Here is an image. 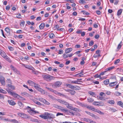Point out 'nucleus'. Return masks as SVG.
I'll use <instances>...</instances> for the list:
<instances>
[{"instance_id": "obj_1", "label": "nucleus", "mask_w": 123, "mask_h": 123, "mask_svg": "<svg viewBox=\"0 0 123 123\" xmlns=\"http://www.w3.org/2000/svg\"><path fill=\"white\" fill-rule=\"evenodd\" d=\"M24 66L26 68L31 70L32 72L35 74H38L39 72L35 70V69L31 66L23 64Z\"/></svg>"}, {"instance_id": "obj_2", "label": "nucleus", "mask_w": 123, "mask_h": 123, "mask_svg": "<svg viewBox=\"0 0 123 123\" xmlns=\"http://www.w3.org/2000/svg\"><path fill=\"white\" fill-rule=\"evenodd\" d=\"M44 78L45 80L48 81H49L52 80H54L55 78L54 76L49 75L44 76Z\"/></svg>"}, {"instance_id": "obj_3", "label": "nucleus", "mask_w": 123, "mask_h": 123, "mask_svg": "<svg viewBox=\"0 0 123 123\" xmlns=\"http://www.w3.org/2000/svg\"><path fill=\"white\" fill-rule=\"evenodd\" d=\"M67 85L69 86V87L72 89L75 90H79L80 89V87L78 86H73L70 84H68Z\"/></svg>"}, {"instance_id": "obj_4", "label": "nucleus", "mask_w": 123, "mask_h": 123, "mask_svg": "<svg viewBox=\"0 0 123 123\" xmlns=\"http://www.w3.org/2000/svg\"><path fill=\"white\" fill-rule=\"evenodd\" d=\"M57 100L61 103L64 105L66 106H67L68 105V103L64 100H62L60 99H57Z\"/></svg>"}, {"instance_id": "obj_5", "label": "nucleus", "mask_w": 123, "mask_h": 123, "mask_svg": "<svg viewBox=\"0 0 123 123\" xmlns=\"http://www.w3.org/2000/svg\"><path fill=\"white\" fill-rule=\"evenodd\" d=\"M18 114L19 116H20L22 118H29L28 116L27 115L24 114L23 113H18Z\"/></svg>"}, {"instance_id": "obj_6", "label": "nucleus", "mask_w": 123, "mask_h": 123, "mask_svg": "<svg viewBox=\"0 0 123 123\" xmlns=\"http://www.w3.org/2000/svg\"><path fill=\"white\" fill-rule=\"evenodd\" d=\"M0 81L1 84L3 85H5V82L4 77L1 76H0Z\"/></svg>"}, {"instance_id": "obj_7", "label": "nucleus", "mask_w": 123, "mask_h": 123, "mask_svg": "<svg viewBox=\"0 0 123 123\" xmlns=\"http://www.w3.org/2000/svg\"><path fill=\"white\" fill-rule=\"evenodd\" d=\"M47 119H53L55 117V116L53 114L50 113H47Z\"/></svg>"}, {"instance_id": "obj_8", "label": "nucleus", "mask_w": 123, "mask_h": 123, "mask_svg": "<svg viewBox=\"0 0 123 123\" xmlns=\"http://www.w3.org/2000/svg\"><path fill=\"white\" fill-rule=\"evenodd\" d=\"M84 121L90 123H96L95 122L93 121L91 119L89 118H85L84 119Z\"/></svg>"}, {"instance_id": "obj_9", "label": "nucleus", "mask_w": 123, "mask_h": 123, "mask_svg": "<svg viewBox=\"0 0 123 123\" xmlns=\"http://www.w3.org/2000/svg\"><path fill=\"white\" fill-rule=\"evenodd\" d=\"M62 84V82L59 81H57L55 83L54 86L56 87H59Z\"/></svg>"}, {"instance_id": "obj_10", "label": "nucleus", "mask_w": 123, "mask_h": 123, "mask_svg": "<svg viewBox=\"0 0 123 123\" xmlns=\"http://www.w3.org/2000/svg\"><path fill=\"white\" fill-rule=\"evenodd\" d=\"M39 117L45 119H47V114H42L39 115Z\"/></svg>"}, {"instance_id": "obj_11", "label": "nucleus", "mask_w": 123, "mask_h": 123, "mask_svg": "<svg viewBox=\"0 0 123 123\" xmlns=\"http://www.w3.org/2000/svg\"><path fill=\"white\" fill-rule=\"evenodd\" d=\"M8 103L12 105H15L16 104V103L12 100H8Z\"/></svg>"}, {"instance_id": "obj_12", "label": "nucleus", "mask_w": 123, "mask_h": 123, "mask_svg": "<svg viewBox=\"0 0 123 123\" xmlns=\"http://www.w3.org/2000/svg\"><path fill=\"white\" fill-rule=\"evenodd\" d=\"M28 83L31 86H33L34 85H35V83L33 82L30 80H29L27 81Z\"/></svg>"}, {"instance_id": "obj_13", "label": "nucleus", "mask_w": 123, "mask_h": 123, "mask_svg": "<svg viewBox=\"0 0 123 123\" xmlns=\"http://www.w3.org/2000/svg\"><path fill=\"white\" fill-rule=\"evenodd\" d=\"M79 82H82V81L78 80H73L71 81V84H81V83H79Z\"/></svg>"}, {"instance_id": "obj_14", "label": "nucleus", "mask_w": 123, "mask_h": 123, "mask_svg": "<svg viewBox=\"0 0 123 123\" xmlns=\"http://www.w3.org/2000/svg\"><path fill=\"white\" fill-rule=\"evenodd\" d=\"M72 50L73 49L72 48L66 49H65V52L66 53H68L71 52Z\"/></svg>"}, {"instance_id": "obj_15", "label": "nucleus", "mask_w": 123, "mask_h": 123, "mask_svg": "<svg viewBox=\"0 0 123 123\" xmlns=\"http://www.w3.org/2000/svg\"><path fill=\"white\" fill-rule=\"evenodd\" d=\"M117 83V81L111 82L109 84V85L111 87L113 86L116 85Z\"/></svg>"}, {"instance_id": "obj_16", "label": "nucleus", "mask_w": 123, "mask_h": 123, "mask_svg": "<svg viewBox=\"0 0 123 123\" xmlns=\"http://www.w3.org/2000/svg\"><path fill=\"white\" fill-rule=\"evenodd\" d=\"M10 95L14 97H17L18 96H19L18 94L14 92L10 93Z\"/></svg>"}, {"instance_id": "obj_17", "label": "nucleus", "mask_w": 123, "mask_h": 123, "mask_svg": "<svg viewBox=\"0 0 123 123\" xmlns=\"http://www.w3.org/2000/svg\"><path fill=\"white\" fill-rule=\"evenodd\" d=\"M37 85V84L36 85H35L34 87L35 88L37 89V90L38 91L42 92L43 91V89L38 87Z\"/></svg>"}, {"instance_id": "obj_18", "label": "nucleus", "mask_w": 123, "mask_h": 123, "mask_svg": "<svg viewBox=\"0 0 123 123\" xmlns=\"http://www.w3.org/2000/svg\"><path fill=\"white\" fill-rule=\"evenodd\" d=\"M5 31L6 32L7 34L8 35H10V30L8 27H6L5 29Z\"/></svg>"}, {"instance_id": "obj_19", "label": "nucleus", "mask_w": 123, "mask_h": 123, "mask_svg": "<svg viewBox=\"0 0 123 123\" xmlns=\"http://www.w3.org/2000/svg\"><path fill=\"white\" fill-rule=\"evenodd\" d=\"M88 93L90 95L92 96H93V97H95V96H96V94L95 93L91 91H89L88 92Z\"/></svg>"}, {"instance_id": "obj_20", "label": "nucleus", "mask_w": 123, "mask_h": 123, "mask_svg": "<svg viewBox=\"0 0 123 123\" xmlns=\"http://www.w3.org/2000/svg\"><path fill=\"white\" fill-rule=\"evenodd\" d=\"M45 26L44 23H42L39 25V27L40 29H43Z\"/></svg>"}, {"instance_id": "obj_21", "label": "nucleus", "mask_w": 123, "mask_h": 123, "mask_svg": "<svg viewBox=\"0 0 123 123\" xmlns=\"http://www.w3.org/2000/svg\"><path fill=\"white\" fill-rule=\"evenodd\" d=\"M122 10V9H120L118 11L117 13V15L118 16H119L121 14Z\"/></svg>"}, {"instance_id": "obj_22", "label": "nucleus", "mask_w": 123, "mask_h": 123, "mask_svg": "<svg viewBox=\"0 0 123 123\" xmlns=\"http://www.w3.org/2000/svg\"><path fill=\"white\" fill-rule=\"evenodd\" d=\"M97 103L98 105H98V106H102L104 105V104L103 102H97Z\"/></svg>"}, {"instance_id": "obj_23", "label": "nucleus", "mask_w": 123, "mask_h": 123, "mask_svg": "<svg viewBox=\"0 0 123 123\" xmlns=\"http://www.w3.org/2000/svg\"><path fill=\"white\" fill-rule=\"evenodd\" d=\"M49 37L51 38H53L55 36V35L53 33L49 34Z\"/></svg>"}, {"instance_id": "obj_24", "label": "nucleus", "mask_w": 123, "mask_h": 123, "mask_svg": "<svg viewBox=\"0 0 123 123\" xmlns=\"http://www.w3.org/2000/svg\"><path fill=\"white\" fill-rule=\"evenodd\" d=\"M82 73H83V72H81L79 73L76 74V75L78 77H82L84 75Z\"/></svg>"}, {"instance_id": "obj_25", "label": "nucleus", "mask_w": 123, "mask_h": 123, "mask_svg": "<svg viewBox=\"0 0 123 123\" xmlns=\"http://www.w3.org/2000/svg\"><path fill=\"white\" fill-rule=\"evenodd\" d=\"M115 68V67L114 66H113L111 67H110L109 68H107L105 69V70H106V71H111L112 69H114Z\"/></svg>"}, {"instance_id": "obj_26", "label": "nucleus", "mask_w": 123, "mask_h": 123, "mask_svg": "<svg viewBox=\"0 0 123 123\" xmlns=\"http://www.w3.org/2000/svg\"><path fill=\"white\" fill-rule=\"evenodd\" d=\"M11 68L14 71L17 73H18L17 72H18L17 71V69L15 68H14L12 66H11Z\"/></svg>"}, {"instance_id": "obj_27", "label": "nucleus", "mask_w": 123, "mask_h": 123, "mask_svg": "<svg viewBox=\"0 0 123 123\" xmlns=\"http://www.w3.org/2000/svg\"><path fill=\"white\" fill-rule=\"evenodd\" d=\"M81 12L83 13V14L85 15H88L89 14V13L87 12H86L85 11H81Z\"/></svg>"}, {"instance_id": "obj_28", "label": "nucleus", "mask_w": 123, "mask_h": 123, "mask_svg": "<svg viewBox=\"0 0 123 123\" xmlns=\"http://www.w3.org/2000/svg\"><path fill=\"white\" fill-rule=\"evenodd\" d=\"M117 104L121 107H123V104L122 102L121 101L118 102L117 103Z\"/></svg>"}, {"instance_id": "obj_29", "label": "nucleus", "mask_w": 123, "mask_h": 123, "mask_svg": "<svg viewBox=\"0 0 123 123\" xmlns=\"http://www.w3.org/2000/svg\"><path fill=\"white\" fill-rule=\"evenodd\" d=\"M8 87H10L11 88L12 90L14 89V86L12 85L11 84H8L7 85Z\"/></svg>"}, {"instance_id": "obj_30", "label": "nucleus", "mask_w": 123, "mask_h": 123, "mask_svg": "<svg viewBox=\"0 0 123 123\" xmlns=\"http://www.w3.org/2000/svg\"><path fill=\"white\" fill-rule=\"evenodd\" d=\"M0 92L3 94H5L6 93V91L2 89L0 87Z\"/></svg>"}, {"instance_id": "obj_31", "label": "nucleus", "mask_w": 123, "mask_h": 123, "mask_svg": "<svg viewBox=\"0 0 123 123\" xmlns=\"http://www.w3.org/2000/svg\"><path fill=\"white\" fill-rule=\"evenodd\" d=\"M68 110L65 109H64V108L62 110V112L66 113V114H68Z\"/></svg>"}, {"instance_id": "obj_32", "label": "nucleus", "mask_w": 123, "mask_h": 123, "mask_svg": "<svg viewBox=\"0 0 123 123\" xmlns=\"http://www.w3.org/2000/svg\"><path fill=\"white\" fill-rule=\"evenodd\" d=\"M88 101L89 102H92L94 101V99L90 98H87Z\"/></svg>"}, {"instance_id": "obj_33", "label": "nucleus", "mask_w": 123, "mask_h": 123, "mask_svg": "<svg viewBox=\"0 0 123 123\" xmlns=\"http://www.w3.org/2000/svg\"><path fill=\"white\" fill-rule=\"evenodd\" d=\"M5 59H6V60L8 61L9 62H11V60L6 55V56L4 57Z\"/></svg>"}, {"instance_id": "obj_34", "label": "nucleus", "mask_w": 123, "mask_h": 123, "mask_svg": "<svg viewBox=\"0 0 123 123\" xmlns=\"http://www.w3.org/2000/svg\"><path fill=\"white\" fill-rule=\"evenodd\" d=\"M104 83L105 85L108 84L109 83V80L108 79L104 81Z\"/></svg>"}, {"instance_id": "obj_35", "label": "nucleus", "mask_w": 123, "mask_h": 123, "mask_svg": "<svg viewBox=\"0 0 123 123\" xmlns=\"http://www.w3.org/2000/svg\"><path fill=\"white\" fill-rule=\"evenodd\" d=\"M0 54L1 55V56L3 57H5V56H6V53L3 51H2V53H1Z\"/></svg>"}, {"instance_id": "obj_36", "label": "nucleus", "mask_w": 123, "mask_h": 123, "mask_svg": "<svg viewBox=\"0 0 123 123\" xmlns=\"http://www.w3.org/2000/svg\"><path fill=\"white\" fill-rule=\"evenodd\" d=\"M11 122H12L14 123H19L18 122V121L15 119H11Z\"/></svg>"}, {"instance_id": "obj_37", "label": "nucleus", "mask_w": 123, "mask_h": 123, "mask_svg": "<svg viewBox=\"0 0 123 123\" xmlns=\"http://www.w3.org/2000/svg\"><path fill=\"white\" fill-rule=\"evenodd\" d=\"M98 98L100 100H105V98L102 96H98Z\"/></svg>"}, {"instance_id": "obj_38", "label": "nucleus", "mask_w": 123, "mask_h": 123, "mask_svg": "<svg viewBox=\"0 0 123 123\" xmlns=\"http://www.w3.org/2000/svg\"><path fill=\"white\" fill-rule=\"evenodd\" d=\"M18 104L20 106H21L22 107H23L24 106V105L20 101L18 102Z\"/></svg>"}, {"instance_id": "obj_39", "label": "nucleus", "mask_w": 123, "mask_h": 123, "mask_svg": "<svg viewBox=\"0 0 123 123\" xmlns=\"http://www.w3.org/2000/svg\"><path fill=\"white\" fill-rule=\"evenodd\" d=\"M69 90L71 91L70 93L72 95H74L75 93V92L74 90Z\"/></svg>"}, {"instance_id": "obj_40", "label": "nucleus", "mask_w": 123, "mask_h": 123, "mask_svg": "<svg viewBox=\"0 0 123 123\" xmlns=\"http://www.w3.org/2000/svg\"><path fill=\"white\" fill-rule=\"evenodd\" d=\"M89 115L92 117H94L95 118H96L97 117V116H96L94 114L90 113V114Z\"/></svg>"}, {"instance_id": "obj_41", "label": "nucleus", "mask_w": 123, "mask_h": 123, "mask_svg": "<svg viewBox=\"0 0 123 123\" xmlns=\"http://www.w3.org/2000/svg\"><path fill=\"white\" fill-rule=\"evenodd\" d=\"M121 93H120L119 92H115V94L117 96H119L120 95Z\"/></svg>"}, {"instance_id": "obj_42", "label": "nucleus", "mask_w": 123, "mask_h": 123, "mask_svg": "<svg viewBox=\"0 0 123 123\" xmlns=\"http://www.w3.org/2000/svg\"><path fill=\"white\" fill-rule=\"evenodd\" d=\"M68 57V55H67L64 53L63 54V57L64 59H66Z\"/></svg>"}, {"instance_id": "obj_43", "label": "nucleus", "mask_w": 123, "mask_h": 123, "mask_svg": "<svg viewBox=\"0 0 123 123\" xmlns=\"http://www.w3.org/2000/svg\"><path fill=\"white\" fill-rule=\"evenodd\" d=\"M68 114L70 115H72L73 116H74V115H75V114L74 113H73V112H71L69 111H68Z\"/></svg>"}, {"instance_id": "obj_44", "label": "nucleus", "mask_w": 123, "mask_h": 123, "mask_svg": "<svg viewBox=\"0 0 123 123\" xmlns=\"http://www.w3.org/2000/svg\"><path fill=\"white\" fill-rule=\"evenodd\" d=\"M108 103L111 104H114L115 103V102L113 100H109Z\"/></svg>"}, {"instance_id": "obj_45", "label": "nucleus", "mask_w": 123, "mask_h": 123, "mask_svg": "<svg viewBox=\"0 0 123 123\" xmlns=\"http://www.w3.org/2000/svg\"><path fill=\"white\" fill-rule=\"evenodd\" d=\"M122 43V42L121 41L120 43L118 45L117 49H120L122 46V45L121 44Z\"/></svg>"}, {"instance_id": "obj_46", "label": "nucleus", "mask_w": 123, "mask_h": 123, "mask_svg": "<svg viewBox=\"0 0 123 123\" xmlns=\"http://www.w3.org/2000/svg\"><path fill=\"white\" fill-rule=\"evenodd\" d=\"M65 0L71 3H74V0Z\"/></svg>"}, {"instance_id": "obj_47", "label": "nucleus", "mask_w": 123, "mask_h": 123, "mask_svg": "<svg viewBox=\"0 0 123 123\" xmlns=\"http://www.w3.org/2000/svg\"><path fill=\"white\" fill-rule=\"evenodd\" d=\"M94 44V42L93 41H91L89 43V45L90 46H92Z\"/></svg>"}, {"instance_id": "obj_48", "label": "nucleus", "mask_w": 123, "mask_h": 123, "mask_svg": "<svg viewBox=\"0 0 123 123\" xmlns=\"http://www.w3.org/2000/svg\"><path fill=\"white\" fill-rule=\"evenodd\" d=\"M25 24V22L23 21L21 22L20 24V26H21L23 27L24 26Z\"/></svg>"}, {"instance_id": "obj_49", "label": "nucleus", "mask_w": 123, "mask_h": 123, "mask_svg": "<svg viewBox=\"0 0 123 123\" xmlns=\"http://www.w3.org/2000/svg\"><path fill=\"white\" fill-rule=\"evenodd\" d=\"M63 51L62 49H60L59 50V52H58V54H63Z\"/></svg>"}, {"instance_id": "obj_50", "label": "nucleus", "mask_w": 123, "mask_h": 123, "mask_svg": "<svg viewBox=\"0 0 123 123\" xmlns=\"http://www.w3.org/2000/svg\"><path fill=\"white\" fill-rule=\"evenodd\" d=\"M120 61L119 59H118L116 60L114 62L115 64H117V63H118Z\"/></svg>"}, {"instance_id": "obj_51", "label": "nucleus", "mask_w": 123, "mask_h": 123, "mask_svg": "<svg viewBox=\"0 0 123 123\" xmlns=\"http://www.w3.org/2000/svg\"><path fill=\"white\" fill-rule=\"evenodd\" d=\"M46 88L47 89H48V90H49L50 91L52 92H54V90L52 89L51 88H48V87H46Z\"/></svg>"}, {"instance_id": "obj_52", "label": "nucleus", "mask_w": 123, "mask_h": 123, "mask_svg": "<svg viewBox=\"0 0 123 123\" xmlns=\"http://www.w3.org/2000/svg\"><path fill=\"white\" fill-rule=\"evenodd\" d=\"M63 108H64V107H63L62 106H59L58 109L61 110V111H62Z\"/></svg>"}, {"instance_id": "obj_53", "label": "nucleus", "mask_w": 123, "mask_h": 123, "mask_svg": "<svg viewBox=\"0 0 123 123\" xmlns=\"http://www.w3.org/2000/svg\"><path fill=\"white\" fill-rule=\"evenodd\" d=\"M79 3H80L83 4L85 3V0H80L79 1Z\"/></svg>"}, {"instance_id": "obj_54", "label": "nucleus", "mask_w": 123, "mask_h": 123, "mask_svg": "<svg viewBox=\"0 0 123 123\" xmlns=\"http://www.w3.org/2000/svg\"><path fill=\"white\" fill-rule=\"evenodd\" d=\"M22 32V31L21 30H18L16 32V33L18 34L21 33Z\"/></svg>"}, {"instance_id": "obj_55", "label": "nucleus", "mask_w": 123, "mask_h": 123, "mask_svg": "<svg viewBox=\"0 0 123 123\" xmlns=\"http://www.w3.org/2000/svg\"><path fill=\"white\" fill-rule=\"evenodd\" d=\"M101 56L100 54H98V55H95L94 56V57L95 58H97V57H100Z\"/></svg>"}, {"instance_id": "obj_56", "label": "nucleus", "mask_w": 123, "mask_h": 123, "mask_svg": "<svg viewBox=\"0 0 123 123\" xmlns=\"http://www.w3.org/2000/svg\"><path fill=\"white\" fill-rule=\"evenodd\" d=\"M80 45H79L77 44L75 46V48H79L80 47Z\"/></svg>"}, {"instance_id": "obj_57", "label": "nucleus", "mask_w": 123, "mask_h": 123, "mask_svg": "<svg viewBox=\"0 0 123 123\" xmlns=\"http://www.w3.org/2000/svg\"><path fill=\"white\" fill-rule=\"evenodd\" d=\"M7 82L9 83H11V81L10 79H7L6 80Z\"/></svg>"}, {"instance_id": "obj_58", "label": "nucleus", "mask_w": 123, "mask_h": 123, "mask_svg": "<svg viewBox=\"0 0 123 123\" xmlns=\"http://www.w3.org/2000/svg\"><path fill=\"white\" fill-rule=\"evenodd\" d=\"M8 48L10 51H13L14 50L13 48L12 47L9 46L8 47Z\"/></svg>"}, {"instance_id": "obj_59", "label": "nucleus", "mask_w": 123, "mask_h": 123, "mask_svg": "<svg viewBox=\"0 0 123 123\" xmlns=\"http://www.w3.org/2000/svg\"><path fill=\"white\" fill-rule=\"evenodd\" d=\"M98 102L96 101H94V102L92 104L96 106H98V105H98V104H97V103Z\"/></svg>"}, {"instance_id": "obj_60", "label": "nucleus", "mask_w": 123, "mask_h": 123, "mask_svg": "<svg viewBox=\"0 0 123 123\" xmlns=\"http://www.w3.org/2000/svg\"><path fill=\"white\" fill-rule=\"evenodd\" d=\"M21 16L20 14H18L17 16V17L18 18H21Z\"/></svg>"}, {"instance_id": "obj_61", "label": "nucleus", "mask_w": 123, "mask_h": 123, "mask_svg": "<svg viewBox=\"0 0 123 123\" xmlns=\"http://www.w3.org/2000/svg\"><path fill=\"white\" fill-rule=\"evenodd\" d=\"M40 101L42 102H43V103L45 101V100H46L45 99L43 98H40Z\"/></svg>"}, {"instance_id": "obj_62", "label": "nucleus", "mask_w": 123, "mask_h": 123, "mask_svg": "<svg viewBox=\"0 0 123 123\" xmlns=\"http://www.w3.org/2000/svg\"><path fill=\"white\" fill-rule=\"evenodd\" d=\"M44 104L47 105H49L50 104L47 101H46V100H45V101L44 103Z\"/></svg>"}, {"instance_id": "obj_63", "label": "nucleus", "mask_w": 123, "mask_h": 123, "mask_svg": "<svg viewBox=\"0 0 123 123\" xmlns=\"http://www.w3.org/2000/svg\"><path fill=\"white\" fill-rule=\"evenodd\" d=\"M94 76L96 78H100L101 77V75H100V74L99 75H98V74H96Z\"/></svg>"}, {"instance_id": "obj_64", "label": "nucleus", "mask_w": 123, "mask_h": 123, "mask_svg": "<svg viewBox=\"0 0 123 123\" xmlns=\"http://www.w3.org/2000/svg\"><path fill=\"white\" fill-rule=\"evenodd\" d=\"M96 13L98 15H100V12L99 10H97L96 12Z\"/></svg>"}]
</instances>
